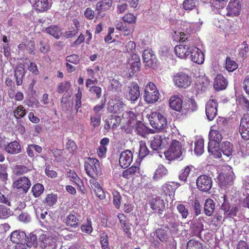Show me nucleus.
Instances as JSON below:
<instances>
[{
  "label": "nucleus",
  "instance_id": "f257e3e1",
  "mask_svg": "<svg viewBox=\"0 0 249 249\" xmlns=\"http://www.w3.org/2000/svg\"><path fill=\"white\" fill-rule=\"evenodd\" d=\"M147 117L151 126L155 129L154 133L163 131L166 133H170V128L167 124V119L163 111L152 112L147 115Z\"/></svg>",
  "mask_w": 249,
  "mask_h": 249
},
{
  "label": "nucleus",
  "instance_id": "f03ea898",
  "mask_svg": "<svg viewBox=\"0 0 249 249\" xmlns=\"http://www.w3.org/2000/svg\"><path fill=\"white\" fill-rule=\"evenodd\" d=\"M84 166L87 174L92 178H95L101 174L100 162L96 159L89 158L85 162Z\"/></svg>",
  "mask_w": 249,
  "mask_h": 249
},
{
  "label": "nucleus",
  "instance_id": "7ed1b4c3",
  "mask_svg": "<svg viewBox=\"0 0 249 249\" xmlns=\"http://www.w3.org/2000/svg\"><path fill=\"white\" fill-rule=\"evenodd\" d=\"M160 95V92L153 83L149 82L145 86L143 97L147 103H155L159 100Z\"/></svg>",
  "mask_w": 249,
  "mask_h": 249
},
{
  "label": "nucleus",
  "instance_id": "20e7f679",
  "mask_svg": "<svg viewBox=\"0 0 249 249\" xmlns=\"http://www.w3.org/2000/svg\"><path fill=\"white\" fill-rule=\"evenodd\" d=\"M37 234L39 237V241L43 249H55L56 247L55 239L51 236L47 231L39 230Z\"/></svg>",
  "mask_w": 249,
  "mask_h": 249
},
{
  "label": "nucleus",
  "instance_id": "39448f33",
  "mask_svg": "<svg viewBox=\"0 0 249 249\" xmlns=\"http://www.w3.org/2000/svg\"><path fill=\"white\" fill-rule=\"evenodd\" d=\"M235 175L231 166L225 167L224 172L220 174L217 178L218 182L221 187H228L233 183Z\"/></svg>",
  "mask_w": 249,
  "mask_h": 249
},
{
  "label": "nucleus",
  "instance_id": "423d86ee",
  "mask_svg": "<svg viewBox=\"0 0 249 249\" xmlns=\"http://www.w3.org/2000/svg\"><path fill=\"white\" fill-rule=\"evenodd\" d=\"M169 133L165 136L157 135L150 141V147L153 150L158 151L166 147L171 142V138Z\"/></svg>",
  "mask_w": 249,
  "mask_h": 249
},
{
  "label": "nucleus",
  "instance_id": "0eeeda50",
  "mask_svg": "<svg viewBox=\"0 0 249 249\" xmlns=\"http://www.w3.org/2000/svg\"><path fill=\"white\" fill-rule=\"evenodd\" d=\"M171 145L169 149L164 152L166 158L169 160H174L180 157L182 154L181 144L177 140L171 142Z\"/></svg>",
  "mask_w": 249,
  "mask_h": 249
},
{
  "label": "nucleus",
  "instance_id": "6e6552de",
  "mask_svg": "<svg viewBox=\"0 0 249 249\" xmlns=\"http://www.w3.org/2000/svg\"><path fill=\"white\" fill-rule=\"evenodd\" d=\"M174 85L179 88L186 89L190 86L192 79L188 74L183 72L177 73L173 76Z\"/></svg>",
  "mask_w": 249,
  "mask_h": 249
},
{
  "label": "nucleus",
  "instance_id": "1a4fd4ad",
  "mask_svg": "<svg viewBox=\"0 0 249 249\" xmlns=\"http://www.w3.org/2000/svg\"><path fill=\"white\" fill-rule=\"evenodd\" d=\"M125 107V104L122 101V98L119 96H114L109 100L108 103L107 110L110 112L120 113Z\"/></svg>",
  "mask_w": 249,
  "mask_h": 249
},
{
  "label": "nucleus",
  "instance_id": "9d476101",
  "mask_svg": "<svg viewBox=\"0 0 249 249\" xmlns=\"http://www.w3.org/2000/svg\"><path fill=\"white\" fill-rule=\"evenodd\" d=\"M197 188L201 191L207 192L212 186V178L206 175H201L196 180Z\"/></svg>",
  "mask_w": 249,
  "mask_h": 249
},
{
  "label": "nucleus",
  "instance_id": "9b49d317",
  "mask_svg": "<svg viewBox=\"0 0 249 249\" xmlns=\"http://www.w3.org/2000/svg\"><path fill=\"white\" fill-rule=\"evenodd\" d=\"M241 4L239 0H231L226 8L227 16H237L240 13Z\"/></svg>",
  "mask_w": 249,
  "mask_h": 249
},
{
  "label": "nucleus",
  "instance_id": "f8f14e48",
  "mask_svg": "<svg viewBox=\"0 0 249 249\" xmlns=\"http://www.w3.org/2000/svg\"><path fill=\"white\" fill-rule=\"evenodd\" d=\"M239 132L243 139L249 140V114H245L241 119Z\"/></svg>",
  "mask_w": 249,
  "mask_h": 249
},
{
  "label": "nucleus",
  "instance_id": "ddd939ff",
  "mask_svg": "<svg viewBox=\"0 0 249 249\" xmlns=\"http://www.w3.org/2000/svg\"><path fill=\"white\" fill-rule=\"evenodd\" d=\"M218 104L216 100L212 99L209 100L206 105V115L207 119L212 121L217 115Z\"/></svg>",
  "mask_w": 249,
  "mask_h": 249
},
{
  "label": "nucleus",
  "instance_id": "4468645a",
  "mask_svg": "<svg viewBox=\"0 0 249 249\" xmlns=\"http://www.w3.org/2000/svg\"><path fill=\"white\" fill-rule=\"evenodd\" d=\"M210 86V81L205 74L199 75L196 82L195 89L197 92H202L206 90Z\"/></svg>",
  "mask_w": 249,
  "mask_h": 249
},
{
  "label": "nucleus",
  "instance_id": "2eb2a0df",
  "mask_svg": "<svg viewBox=\"0 0 249 249\" xmlns=\"http://www.w3.org/2000/svg\"><path fill=\"white\" fill-rule=\"evenodd\" d=\"M140 58L136 54H132L128 60L127 68L130 72L134 73L140 70Z\"/></svg>",
  "mask_w": 249,
  "mask_h": 249
},
{
  "label": "nucleus",
  "instance_id": "dca6fc26",
  "mask_svg": "<svg viewBox=\"0 0 249 249\" xmlns=\"http://www.w3.org/2000/svg\"><path fill=\"white\" fill-rule=\"evenodd\" d=\"M189 56L191 60L196 64H202L204 61L205 57L203 53L196 47H192Z\"/></svg>",
  "mask_w": 249,
  "mask_h": 249
},
{
  "label": "nucleus",
  "instance_id": "f3484780",
  "mask_svg": "<svg viewBox=\"0 0 249 249\" xmlns=\"http://www.w3.org/2000/svg\"><path fill=\"white\" fill-rule=\"evenodd\" d=\"M33 8L39 12L48 10L51 5V0H30Z\"/></svg>",
  "mask_w": 249,
  "mask_h": 249
},
{
  "label": "nucleus",
  "instance_id": "a211bd4d",
  "mask_svg": "<svg viewBox=\"0 0 249 249\" xmlns=\"http://www.w3.org/2000/svg\"><path fill=\"white\" fill-rule=\"evenodd\" d=\"M133 160V154L129 150L123 151L120 156L119 164L124 168L128 167L131 163Z\"/></svg>",
  "mask_w": 249,
  "mask_h": 249
},
{
  "label": "nucleus",
  "instance_id": "6ab92c4d",
  "mask_svg": "<svg viewBox=\"0 0 249 249\" xmlns=\"http://www.w3.org/2000/svg\"><path fill=\"white\" fill-rule=\"evenodd\" d=\"M192 47L184 45L176 46L174 50L177 56L181 59H186L190 55Z\"/></svg>",
  "mask_w": 249,
  "mask_h": 249
},
{
  "label": "nucleus",
  "instance_id": "aec40b11",
  "mask_svg": "<svg viewBox=\"0 0 249 249\" xmlns=\"http://www.w3.org/2000/svg\"><path fill=\"white\" fill-rule=\"evenodd\" d=\"M31 186L30 180L25 177H22L15 181L13 186L18 189H20L24 193H26Z\"/></svg>",
  "mask_w": 249,
  "mask_h": 249
},
{
  "label": "nucleus",
  "instance_id": "412c9836",
  "mask_svg": "<svg viewBox=\"0 0 249 249\" xmlns=\"http://www.w3.org/2000/svg\"><path fill=\"white\" fill-rule=\"evenodd\" d=\"M128 89L129 91L126 94V98L132 101H136L140 96L139 86L136 83H132Z\"/></svg>",
  "mask_w": 249,
  "mask_h": 249
},
{
  "label": "nucleus",
  "instance_id": "4be33fe9",
  "mask_svg": "<svg viewBox=\"0 0 249 249\" xmlns=\"http://www.w3.org/2000/svg\"><path fill=\"white\" fill-rule=\"evenodd\" d=\"M221 151L223 155L222 159L225 160H228L232 156L233 145L229 142H223L221 145Z\"/></svg>",
  "mask_w": 249,
  "mask_h": 249
},
{
  "label": "nucleus",
  "instance_id": "5701e85b",
  "mask_svg": "<svg viewBox=\"0 0 249 249\" xmlns=\"http://www.w3.org/2000/svg\"><path fill=\"white\" fill-rule=\"evenodd\" d=\"M168 174V170L162 164H159L154 172L152 179L159 181L165 178Z\"/></svg>",
  "mask_w": 249,
  "mask_h": 249
},
{
  "label": "nucleus",
  "instance_id": "b1692460",
  "mask_svg": "<svg viewBox=\"0 0 249 249\" xmlns=\"http://www.w3.org/2000/svg\"><path fill=\"white\" fill-rule=\"evenodd\" d=\"M228 82L225 77L220 74H217L214 79L213 87L216 90H223L226 89Z\"/></svg>",
  "mask_w": 249,
  "mask_h": 249
},
{
  "label": "nucleus",
  "instance_id": "393cba45",
  "mask_svg": "<svg viewBox=\"0 0 249 249\" xmlns=\"http://www.w3.org/2000/svg\"><path fill=\"white\" fill-rule=\"evenodd\" d=\"M121 118L116 115H111V117L107 119L104 125V128L108 130L110 128H114L119 125L121 122Z\"/></svg>",
  "mask_w": 249,
  "mask_h": 249
},
{
  "label": "nucleus",
  "instance_id": "a878e982",
  "mask_svg": "<svg viewBox=\"0 0 249 249\" xmlns=\"http://www.w3.org/2000/svg\"><path fill=\"white\" fill-rule=\"evenodd\" d=\"M169 106L171 108L177 111H180L182 107V101L181 98L177 96H172L169 101Z\"/></svg>",
  "mask_w": 249,
  "mask_h": 249
},
{
  "label": "nucleus",
  "instance_id": "bb28decb",
  "mask_svg": "<svg viewBox=\"0 0 249 249\" xmlns=\"http://www.w3.org/2000/svg\"><path fill=\"white\" fill-rule=\"evenodd\" d=\"M142 58L145 64L149 67L153 66L155 61V55L153 52L149 50H145L142 53Z\"/></svg>",
  "mask_w": 249,
  "mask_h": 249
},
{
  "label": "nucleus",
  "instance_id": "cd10ccee",
  "mask_svg": "<svg viewBox=\"0 0 249 249\" xmlns=\"http://www.w3.org/2000/svg\"><path fill=\"white\" fill-rule=\"evenodd\" d=\"M208 150L210 154L215 158H222L221 148H219V144L214 143L213 142H209Z\"/></svg>",
  "mask_w": 249,
  "mask_h": 249
},
{
  "label": "nucleus",
  "instance_id": "c85d7f7f",
  "mask_svg": "<svg viewBox=\"0 0 249 249\" xmlns=\"http://www.w3.org/2000/svg\"><path fill=\"white\" fill-rule=\"evenodd\" d=\"M177 188V184L174 182H167L162 186V192L170 198L173 197L174 193Z\"/></svg>",
  "mask_w": 249,
  "mask_h": 249
},
{
  "label": "nucleus",
  "instance_id": "c756f323",
  "mask_svg": "<svg viewBox=\"0 0 249 249\" xmlns=\"http://www.w3.org/2000/svg\"><path fill=\"white\" fill-rule=\"evenodd\" d=\"M5 150L9 154H17L21 151V147L17 141H13L5 146Z\"/></svg>",
  "mask_w": 249,
  "mask_h": 249
},
{
  "label": "nucleus",
  "instance_id": "7c9ffc66",
  "mask_svg": "<svg viewBox=\"0 0 249 249\" xmlns=\"http://www.w3.org/2000/svg\"><path fill=\"white\" fill-rule=\"evenodd\" d=\"M136 130L137 133L143 137L149 133H154V131L147 127L143 123L138 122L136 124Z\"/></svg>",
  "mask_w": 249,
  "mask_h": 249
},
{
  "label": "nucleus",
  "instance_id": "2f4dec72",
  "mask_svg": "<svg viewBox=\"0 0 249 249\" xmlns=\"http://www.w3.org/2000/svg\"><path fill=\"white\" fill-rule=\"evenodd\" d=\"M111 0H100L96 4V10L98 13L108 10L112 6Z\"/></svg>",
  "mask_w": 249,
  "mask_h": 249
},
{
  "label": "nucleus",
  "instance_id": "473e14b6",
  "mask_svg": "<svg viewBox=\"0 0 249 249\" xmlns=\"http://www.w3.org/2000/svg\"><path fill=\"white\" fill-rule=\"evenodd\" d=\"M26 237L25 233L20 231H15L11 234V240L16 244H20V242L23 240Z\"/></svg>",
  "mask_w": 249,
  "mask_h": 249
},
{
  "label": "nucleus",
  "instance_id": "72a5a7b5",
  "mask_svg": "<svg viewBox=\"0 0 249 249\" xmlns=\"http://www.w3.org/2000/svg\"><path fill=\"white\" fill-rule=\"evenodd\" d=\"M24 75V69L22 65L18 66L15 71V77L17 85H21L22 83V79Z\"/></svg>",
  "mask_w": 249,
  "mask_h": 249
},
{
  "label": "nucleus",
  "instance_id": "f704fd0d",
  "mask_svg": "<svg viewBox=\"0 0 249 249\" xmlns=\"http://www.w3.org/2000/svg\"><path fill=\"white\" fill-rule=\"evenodd\" d=\"M215 205L211 199H207L204 205V210L206 215L211 216L213 213Z\"/></svg>",
  "mask_w": 249,
  "mask_h": 249
},
{
  "label": "nucleus",
  "instance_id": "c9c22d12",
  "mask_svg": "<svg viewBox=\"0 0 249 249\" xmlns=\"http://www.w3.org/2000/svg\"><path fill=\"white\" fill-rule=\"evenodd\" d=\"M123 118L129 125H132L136 121V115L134 112L127 110L123 114Z\"/></svg>",
  "mask_w": 249,
  "mask_h": 249
},
{
  "label": "nucleus",
  "instance_id": "e433bc0d",
  "mask_svg": "<svg viewBox=\"0 0 249 249\" xmlns=\"http://www.w3.org/2000/svg\"><path fill=\"white\" fill-rule=\"evenodd\" d=\"M79 223V218L77 215L73 214H69L66 218V224L68 227L76 228Z\"/></svg>",
  "mask_w": 249,
  "mask_h": 249
},
{
  "label": "nucleus",
  "instance_id": "4c0bfd02",
  "mask_svg": "<svg viewBox=\"0 0 249 249\" xmlns=\"http://www.w3.org/2000/svg\"><path fill=\"white\" fill-rule=\"evenodd\" d=\"M221 134L215 130H211L209 133V142H213L214 143H218L222 140Z\"/></svg>",
  "mask_w": 249,
  "mask_h": 249
},
{
  "label": "nucleus",
  "instance_id": "58836bf2",
  "mask_svg": "<svg viewBox=\"0 0 249 249\" xmlns=\"http://www.w3.org/2000/svg\"><path fill=\"white\" fill-rule=\"evenodd\" d=\"M194 152L197 156H200L204 152V140L199 138L195 142Z\"/></svg>",
  "mask_w": 249,
  "mask_h": 249
},
{
  "label": "nucleus",
  "instance_id": "ea45409f",
  "mask_svg": "<svg viewBox=\"0 0 249 249\" xmlns=\"http://www.w3.org/2000/svg\"><path fill=\"white\" fill-rule=\"evenodd\" d=\"M151 208L155 211L162 210L164 207L163 200L160 198L152 200L150 203Z\"/></svg>",
  "mask_w": 249,
  "mask_h": 249
},
{
  "label": "nucleus",
  "instance_id": "a19ab883",
  "mask_svg": "<svg viewBox=\"0 0 249 249\" xmlns=\"http://www.w3.org/2000/svg\"><path fill=\"white\" fill-rule=\"evenodd\" d=\"M198 4V0H185L182 4V8L187 11L194 9Z\"/></svg>",
  "mask_w": 249,
  "mask_h": 249
},
{
  "label": "nucleus",
  "instance_id": "79ce46f5",
  "mask_svg": "<svg viewBox=\"0 0 249 249\" xmlns=\"http://www.w3.org/2000/svg\"><path fill=\"white\" fill-rule=\"evenodd\" d=\"M46 32L56 39L59 38L61 36L60 30L56 26L48 27L46 29Z\"/></svg>",
  "mask_w": 249,
  "mask_h": 249
},
{
  "label": "nucleus",
  "instance_id": "37998d69",
  "mask_svg": "<svg viewBox=\"0 0 249 249\" xmlns=\"http://www.w3.org/2000/svg\"><path fill=\"white\" fill-rule=\"evenodd\" d=\"M61 106L64 110L70 111L72 108V103L67 96H63L61 100Z\"/></svg>",
  "mask_w": 249,
  "mask_h": 249
},
{
  "label": "nucleus",
  "instance_id": "c03bdc74",
  "mask_svg": "<svg viewBox=\"0 0 249 249\" xmlns=\"http://www.w3.org/2000/svg\"><path fill=\"white\" fill-rule=\"evenodd\" d=\"M14 117L17 119L23 118L26 115V110L22 106L16 107L13 110Z\"/></svg>",
  "mask_w": 249,
  "mask_h": 249
},
{
  "label": "nucleus",
  "instance_id": "a18cd8bd",
  "mask_svg": "<svg viewBox=\"0 0 249 249\" xmlns=\"http://www.w3.org/2000/svg\"><path fill=\"white\" fill-rule=\"evenodd\" d=\"M221 210L224 211V213L227 216H233L235 215L237 209L235 207H232L231 209L228 205H223L221 207Z\"/></svg>",
  "mask_w": 249,
  "mask_h": 249
},
{
  "label": "nucleus",
  "instance_id": "49530a36",
  "mask_svg": "<svg viewBox=\"0 0 249 249\" xmlns=\"http://www.w3.org/2000/svg\"><path fill=\"white\" fill-rule=\"evenodd\" d=\"M71 84L70 82L66 81L59 83L57 86V91L59 93H62L65 91H68L71 88Z\"/></svg>",
  "mask_w": 249,
  "mask_h": 249
},
{
  "label": "nucleus",
  "instance_id": "de8ad7c7",
  "mask_svg": "<svg viewBox=\"0 0 249 249\" xmlns=\"http://www.w3.org/2000/svg\"><path fill=\"white\" fill-rule=\"evenodd\" d=\"M44 190L43 186L40 183H37L33 186L32 191L33 193V195L36 197H37L43 193Z\"/></svg>",
  "mask_w": 249,
  "mask_h": 249
},
{
  "label": "nucleus",
  "instance_id": "09e8293b",
  "mask_svg": "<svg viewBox=\"0 0 249 249\" xmlns=\"http://www.w3.org/2000/svg\"><path fill=\"white\" fill-rule=\"evenodd\" d=\"M101 116L100 114L96 113L90 117V124L94 128L98 127L101 124Z\"/></svg>",
  "mask_w": 249,
  "mask_h": 249
},
{
  "label": "nucleus",
  "instance_id": "8fccbe9b",
  "mask_svg": "<svg viewBox=\"0 0 249 249\" xmlns=\"http://www.w3.org/2000/svg\"><path fill=\"white\" fill-rule=\"evenodd\" d=\"M238 67V65L233 60L227 58L226 61V68L229 71H233Z\"/></svg>",
  "mask_w": 249,
  "mask_h": 249
},
{
  "label": "nucleus",
  "instance_id": "3c124183",
  "mask_svg": "<svg viewBox=\"0 0 249 249\" xmlns=\"http://www.w3.org/2000/svg\"><path fill=\"white\" fill-rule=\"evenodd\" d=\"M121 87L122 85L117 77H114L110 81V88L112 90L118 91Z\"/></svg>",
  "mask_w": 249,
  "mask_h": 249
},
{
  "label": "nucleus",
  "instance_id": "603ef678",
  "mask_svg": "<svg viewBox=\"0 0 249 249\" xmlns=\"http://www.w3.org/2000/svg\"><path fill=\"white\" fill-rule=\"evenodd\" d=\"M57 200V196L56 195L50 194L46 196L45 201L47 205L53 206L56 203Z\"/></svg>",
  "mask_w": 249,
  "mask_h": 249
},
{
  "label": "nucleus",
  "instance_id": "864d4df0",
  "mask_svg": "<svg viewBox=\"0 0 249 249\" xmlns=\"http://www.w3.org/2000/svg\"><path fill=\"white\" fill-rule=\"evenodd\" d=\"M149 153V150L145 143L141 141L140 142L139 156L141 158L145 157Z\"/></svg>",
  "mask_w": 249,
  "mask_h": 249
},
{
  "label": "nucleus",
  "instance_id": "5fc2aeb1",
  "mask_svg": "<svg viewBox=\"0 0 249 249\" xmlns=\"http://www.w3.org/2000/svg\"><path fill=\"white\" fill-rule=\"evenodd\" d=\"M7 166L4 164L0 165V180L5 181L8 178V174L6 172Z\"/></svg>",
  "mask_w": 249,
  "mask_h": 249
},
{
  "label": "nucleus",
  "instance_id": "6e6d98bb",
  "mask_svg": "<svg viewBox=\"0 0 249 249\" xmlns=\"http://www.w3.org/2000/svg\"><path fill=\"white\" fill-rule=\"evenodd\" d=\"M29 246L31 247L32 245L35 247L36 246L37 243V238L36 234L34 232H31L30 233L29 236L27 238Z\"/></svg>",
  "mask_w": 249,
  "mask_h": 249
},
{
  "label": "nucleus",
  "instance_id": "4d7b16f0",
  "mask_svg": "<svg viewBox=\"0 0 249 249\" xmlns=\"http://www.w3.org/2000/svg\"><path fill=\"white\" fill-rule=\"evenodd\" d=\"M91 224L90 219H88L87 222L81 226V230L87 233L91 232L93 230Z\"/></svg>",
  "mask_w": 249,
  "mask_h": 249
},
{
  "label": "nucleus",
  "instance_id": "13d9d810",
  "mask_svg": "<svg viewBox=\"0 0 249 249\" xmlns=\"http://www.w3.org/2000/svg\"><path fill=\"white\" fill-rule=\"evenodd\" d=\"M10 214L9 210L5 206L0 205V218H6Z\"/></svg>",
  "mask_w": 249,
  "mask_h": 249
},
{
  "label": "nucleus",
  "instance_id": "bf43d9fd",
  "mask_svg": "<svg viewBox=\"0 0 249 249\" xmlns=\"http://www.w3.org/2000/svg\"><path fill=\"white\" fill-rule=\"evenodd\" d=\"M177 209L179 213L181 214L182 218H186L188 214V210L183 204H179L177 206Z\"/></svg>",
  "mask_w": 249,
  "mask_h": 249
},
{
  "label": "nucleus",
  "instance_id": "052dcab7",
  "mask_svg": "<svg viewBox=\"0 0 249 249\" xmlns=\"http://www.w3.org/2000/svg\"><path fill=\"white\" fill-rule=\"evenodd\" d=\"M190 172V168L189 166H186L181 171V173L179 176V178L180 180L185 181L187 177L188 176Z\"/></svg>",
  "mask_w": 249,
  "mask_h": 249
},
{
  "label": "nucleus",
  "instance_id": "680f3d73",
  "mask_svg": "<svg viewBox=\"0 0 249 249\" xmlns=\"http://www.w3.org/2000/svg\"><path fill=\"white\" fill-rule=\"evenodd\" d=\"M113 196L114 205L116 208L119 209L121 205V196L118 192H113Z\"/></svg>",
  "mask_w": 249,
  "mask_h": 249
},
{
  "label": "nucleus",
  "instance_id": "e2e57ef3",
  "mask_svg": "<svg viewBox=\"0 0 249 249\" xmlns=\"http://www.w3.org/2000/svg\"><path fill=\"white\" fill-rule=\"evenodd\" d=\"M68 177L70 178V180L77 184H78L80 180V178L78 177L77 174L73 171L70 170L68 172Z\"/></svg>",
  "mask_w": 249,
  "mask_h": 249
},
{
  "label": "nucleus",
  "instance_id": "0e129e2a",
  "mask_svg": "<svg viewBox=\"0 0 249 249\" xmlns=\"http://www.w3.org/2000/svg\"><path fill=\"white\" fill-rule=\"evenodd\" d=\"M66 60L68 63H71L74 64H77L79 62V56L75 54L67 56Z\"/></svg>",
  "mask_w": 249,
  "mask_h": 249
},
{
  "label": "nucleus",
  "instance_id": "69168bd1",
  "mask_svg": "<svg viewBox=\"0 0 249 249\" xmlns=\"http://www.w3.org/2000/svg\"><path fill=\"white\" fill-rule=\"evenodd\" d=\"M175 39L183 42L188 38V35L182 32L176 31L174 32Z\"/></svg>",
  "mask_w": 249,
  "mask_h": 249
},
{
  "label": "nucleus",
  "instance_id": "338daca9",
  "mask_svg": "<svg viewBox=\"0 0 249 249\" xmlns=\"http://www.w3.org/2000/svg\"><path fill=\"white\" fill-rule=\"evenodd\" d=\"M123 19L125 22L133 23L135 22L136 18L133 14L128 13L123 17Z\"/></svg>",
  "mask_w": 249,
  "mask_h": 249
},
{
  "label": "nucleus",
  "instance_id": "774afa93",
  "mask_svg": "<svg viewBox=\"0 0 249 249\" xmlns=\"http://www.w3.org/2000/svg\"><path fill=\"white\" fill-rule=\"evenodd\" d=\"M40 51L44 53H46L50 51V46L47 41H41L40 43Z\"/></svg>",
  "mask_w": 249,
  "mask_h": 249
}]
</instances>
